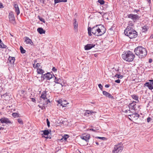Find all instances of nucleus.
<instances>
[{
  "label": "nucleus",
  "instance_id": "nucleus-1",
  "mask_svg": "<svg viewBox=\"0 0 153 153\" xmlns=\"http://www.w3.org/2000/svg\"><path fill=\"white\" fill-rule=\"evenodd\" d=\"M135 54L138 56L139 58H142L145 57L147 55L146 49L141 46H138L134 50Z\"/></svg>",
  "mask_w": 153,
  "mask_h": 153
},
{
  "label": "nucleus",
  "instance_id": "nucleus-2",
  "mask_svg": "<svg viewBox=\"0 0 153 153\" xmlns=\"http://www.w3.org/2000/svg\"><path fill=\"white\" fill-rule=\"evenodd\" d=\"M125 34L129 37L130 39L135 38L137 36V32L134 30H131V28L127 27L125 30Z\"/></svg>",
  "mask_w": 153,
  "mask_h": 153
},
{
  "label": "nucleus",
  "instance_id": "nucleus-3",
  "mask_svg": "<svg viewBox=\"0 0 153 153\" xmlns=\"http://www.w3.org/2000/svg\"><path fill=\"white\" fill-rule=\"evenodd\" d=\"M123 59L128 62L132 61L134 58V55L131 51H128L122 55Z\"/></svg>",
  "mask_w": 153,
  "mask_h": 153
},
{
  "label": "nucleus",
  "instance_id": "nucleus-4",
  "mask_svg": "<svg viewBox=\"0 0 153 153\" xmlns=\"http://www.w3.org/2000/svg\"><path fill=\"white\" fill-rule=\"evenodd\" d=\"M98 31L96 36H100L104 34L106 31V29L103 25H101L99 27Z\"/></svg>",
  "mask_w": 153,
  "mask_h": 153
},
{
  "label": "nucleus",
  "instance_id": "nucleus-5",
  "mask_svg": "<svg viewBox=\"0 0 153 153\" xmlns=\"http://www.w3.org/2000/svg\"><path fill=\"white\" fill-rule=\"evenodd\" d=\"M123 147L119 145H115L112 150L113 153L120 152L123 149Z\"/></svg>",
  "mask_w": 153,
  "mask_h": 153
},
{
  "label": "nucleus",
  "instance_id": "nucleus-6",
  "mask_svg": "<svg viewBox=\"0 0 153 153\" xmlns=\"http://www.w3.org/2000/svg\"><path fill=\"white\" fill-rule=\"evenodd\" d=\"M127 17L128 18L132 19L134 22H136L137 20H138L140 18V17L137 15L134 14H133L128 15Z\"/></svg>",
  "mask_w": 153,
  "mask_h": 153
},
{
  "label": "nucleus",
  "instance_id": "nucleus-7",
  "mask_svg": "<svg viewBox=\"0 0 153 153\" xmlns=\"http://www.w3.org/2000/svg\"><path fill=\"white\" fill-rule=\"evenodd\" d=\"M90 137V135L89 134H84L81 136V138L82 140H85L86 142H88Z\"/></svg>",
  "mask_w": 153,
  "mask_h": 153
},
{
  "label": "nucleus",
  "instance_id": "nucleus-8",
  "mask_svg": "<svg viewBox=\"0 0 153 153\" xmlns=\"http://www.w3.org/2000/svg\"><path fill=\"white\" fill-rule=\"evenodd\" d=\"M101 25H97L91 28V30H92V33L93 34L96 36V34L97 32L99 27Z\"/></svg>",
  "mask_w": 153,
  "mask_h": 153
},
{
  "label": "nucleus",
  "instance_id": "nucleus-9",
  "mask_svg": "<svg viewBox=\"0 0 153 153\" xmlns=\"http://www.w3.org/2000/svg\"><path fill=\"white\" fill-rule=\"evenodd\" d=\"M0 121L1 123H5L7 124L8 123H11L10 121L9 120V119L5 117H2L0 119Z\"/></svg>",
  "mask_w": 153,
  "mask_h": 153
},
{
  "label": "nucleus",
  "instance_id": "nucleus-10",
  "mask_svg": "<svg viewBox=\"0 0 153 153\" xmlns=\"http://www.w3.org/2000/svg\"><path fill=\"white\" fill-rule=\"evenodd\" d=\"M136 102L134 101H133L132 103H130L128 105V107L129 108V109L131 108L132 110H135L136 108L135 105H136Z\"/></svg>",
  "mask_w": 153,
  "mask_h": 153
},
{
  "label": "nucleus",
  "instance_id": "nucleus-11",
  "mask_svg": "<svg viewBox=\"0 0 153 153\" xmlns=\"http://www.w3.org/2000/svg\"><path fill=\"white\" fill-rule=\"evenodd\" d=\"M144 85L148 87L150 90L153 89V82H147Z\"/></svg>",
  "mask_w": 153,
  "mask_h": 153
},
{
  "label": "nucleus",
  "instance_id": "nucleus-12",
  "mask_svg": "<svg viewBox=\"0 0 153 153\" xmlns=\"http://www.w3.org/2000/svg\"><path fill=\"white\" fill-rule=\"evenodd\" d=\"M25 42H26L27 44H30L31 45H33V44L32 40L30 39L28 37H25Z\"/></svg>",
  "mask_w": 153,
  "mask_h": 153
},
{
  "label": "nucleus",
  "instance_id": "nucleus-13",
  "mask_svg": "<svg viewBox=\"0 0 153 153\" xmlns=\"http://www.w3.org/2000/svg\"><path fill=\"white\" fill-rule=\"evenodd\" d=\"M103 94L106 97H107L111 99H114L113 97L110 93L107 92L105 91H103L102 92Z\"/></svg>",
  "mask_w": 153,
  "mask_h": 153
},
{
  "label": "nucleus",
  "instance_id": "nucleus-14",
  "mask_svg": "<svg viewBox=\"0 0 153 153\" xmlns=\"http://www.w3.org/2000/svg\"><path fill=\"white\" fill-rule=\"evenodd\" d=\"M95 46L94 44H88L86 45L84 47L85 49L86 50H89Z\"/></svg>",
  "mask_w": 153,
  "mask_h": 153
},
{
  "label": "nucleus",
  "instance_id": "nucleus-15",
  "mask_svg": "<svg viewBox=\"0 0 153 153\" xmlns=\"http://www.w3.org/2000/svg\"><path fill=\"white\" fill-rule=\"evenodd\" d=\"M14 7L15 8V11L17 15L20 13V10L19 6L17 4H15L14 5Z\"/></svg>",
  "mask_w": 153,
  "mask_h": 153
},
{
  "label": "nucleus",
  "instance_id": "nucleus-16",
  "mask_svg": "<svg viewBox=\"0 0 153 153\" xmlns=\"http://www.w3.org/2000/svg\"><path fill=\"white\" fill-rule=\"evenodd\" d=\"M9 17L10 21H13L15 20L14 16L12 12H10L9 13Z\"/></svg>",
  "mask_w": 153,
  "mask_h": 153
},
{
  "label": "nucleus",
  "instance_id": "nucleus-17",
  "mask_svg": "<svg viewBox=\"0 0 153 153\" xmlns=\"http://www.w3.org/2000/svg\"><path fill=\"white\" fill-rule=\"evenodd\" d=\"M129 116L131 118L133 117L135 119H137L139 117L140 115L137 113H135L132 114L131 115H129Z\"/></svg>",
  "mask_w": 153,
  "mask_h": 153
},
{
  "label": "nucleus",
  "instance_id": "nucleus-18",
  "mask_svg": "<svg viewBox=\"0 0 153 153\" xmlns=\"http://www.w3.org/2000/svg\"><path fill=\"white\" fill-rule=\"evenodd\" d=\"M8 60L10 64H11L12 65H14L15 61V58L14 57L9 56L8 58Z\"/></svg>",
  "mask_w": 153,
  "mask_h": 153
},
{
  "label": "nucleus",
  "instance_id": "nucleus-19",
  "mask_svg": "<svg viewBox=\"0 0 153 153\" xmlns=\"http://www.w3.org/2000/svg\"><path fill=\"white\" fill-rule=\"evenodd\" d=\"M69 137L68 135L65 134L62 136V138L60 140L61 142H63V141H66Z\"/></svg>",
  "mask_w": 153,
  "mask_h": 153
},
{
  "label": "nucleus",
  "instance_id": "nucleus-20",
  "mask_svg": "<svg viewBox=\"0 0 153 153\" xmlns=\"http://www.w3.org/2000/svg\"><path fill=\"white\" fill-rule=\"evenodd\" d=\"M46 93L47 91H43L41 95V98L43 99L44 100L47 99V98L46 97Z\"/></svg>",
  "mask_w": 153,
  "mask_h": 153
},
{
  "label": "nucleus",
  "instance_id": "nucleus-21",
  "mask_svg": "<svg viewBox=\"0 0 153 153\" xmlns=\"http://www.w3.org/2000/svg\"><path fill=\"white\" fill-rule=\"evenodd\" d=\"M46 79L47 80H49L50 79L53 78L52 74L49 72L46 74Z\"/></svg>",
  "mask_w": 153,
  "mask_h": 153
},
{
  "label": "nucleus",
  "instance_id": "nucleus-22",
  "mask_svg": "<svg viewBox=\"0 0 153 153\" xmlns=\"http://www.w3.org/2000/svg\"><path fill=\"white\" fill-rule=\"evenodd\" d=\"M37 31L40 34H44L45 33V31L42 27H39L37 29Z\"/></svg>",
  "mask_w": 153,
  "mask_h": 153
},
{
  "label": "nucleus",
  "instance_id": "nucleus-23",
  "mask_svg": "<svg viewBox=\"0 0 153 153\" xmlns=\"http://www.w3.org/2000/svg\"><path fill=\"white\" fill-rule=\"evenodd\" d=\"M37 73L38 74H43L44 73V71L42 69V67L40 68H37Z\"/></svg>",
  "mask_w": 153,
  "mask_h": 153
},
{
  "label": "nucleus",
  "instance_id": "nucleus-24",
  "mask_svg": "<svg viewBox=\"0 0 153 153\" xmlns=\"http://www.w3.org/2000/svg\"><path fill=\"white\" fill-rule=\"evenodd\" d=\"M7 47V46L4 44L1 39H0V48H6Z\"/></svg>",
  "mask_w": 153,
  "mask_h": 153
},
{
  "label": "nucleus",
  "instance_id": "nucleus-25",
  "mask_svg": "<svg viewBox=\"0 0 153 153\" xmlns=\"http://www.w3.org/2000/svg\"><path fill=\"white\" fill-rule=\"evenodd\" d=\"M131 97L134 100H135L137 101L138 102H139V101L138 100L139 97L137 95H131Z\"/></svg>",
  "mask_w": 153,
  "mask_h": 153
},
{
  "label": "nucleus",
  "instance_id": "nucleus-26",
  "mask_svg": "<svg viewBox=\"0 0 153 153\" xmlns=\"http://www.w3.org/2000/svg\"><path fill=\"white\" fill-rule=\"evenodd\" d=\"M148 28L149 27L148 26L145 25L142 27V31L143 32H146Z\"/></svg>",
  "mask_w": 153,
  "mask_h": 153
},
{
  "label": "nucleus",
  "instance_id": "nucleus-27",
  "mask_svg": "<svg viewBox=\"0 0 153 153\" xmlns=\"http://www.w3.org/2000/svg\"><path fill=\"white\" fill-rule=\"evenodd\" d=\"M96 113V112L93 111H91L87 110L85 112V115H89V114H95Z\"/></svg>",
  "mask_w": 153,
  "mask_h": 153
},
{
  "label": "nucleus",
  "instance_id": "nucleus-28",
  "mask_svg": "<svg viewBox=\"0 0 153 153\" xmlns=\"http://www.w3.org/2000/svg\"><path fill=\"white\" fill-rule=\"evenodd\" d=\"M74 22L73 23L74 28V29H76L77 28L78 24L76 20V19L74 20Z\"/></svg>",
  "mask_w": 153,
  "mask_h": 153
},
{
  "label": "nucleus",
  "instance_id": "nucleus-29",
  "mask_svg": "<svg viewBox=\"0 0 153 153\" xmlns=\"http://www.w3.org/2000/svg\"><path fill=\"white\" fill-rule=\"evenodd\" d=\"M54 1L55 4H56L61 2H66L67 0H54Z\"/></svg>",
  "mask_w": 153,
  "mask_h": 153
},
{
  "label": "nucleus",
  "instance_id": "nucleus-30",
  "mask_svg": "<svg viewBox=\"0 0 153 153\" xmlns=\"http://www.w3.org/2000/svg\"><path fill=\"white\" fill-rule=\"evenodd\" d=\"M91 27H88V35L91 36L92 35L91 32L92 33V30H91Z\"/></svg>",
  "mask_w": 153,
  "mask_h": 153
},
{
  "label": "nucleus",
  "instance_id": "nucleus-31",
  "mask_svg": "<svg viewBox=\"0 0 153 153\" xmlns=\"http://www.w3.org/2000/svg\"><path fill=\"white\" fill-rule=\"evenodd\" d=\"M58 103L57 105H58L62 106V107H65L66 106V105L67 103L66 104H64L62 102H58Z\"/></svg>",
  "mask_w": 153,
  "mask_h": 153
},
{
  "label": "nucleus",
  "instance_id": "nucleus-32",
  "mask_svg": "<svg viewBox=\"0 0 153 153\" xmlns=\"http://www.w3.org/2000/svg\"><path fill=\"white\" fill-rule=\"evenodd\" d=\"M20 50L21 53H22L23 54L25 53L26 51L25 49H24L23 47L22 46H20Z\"/></svg>",
  "mask_w": 153,
  "mask_h": 153
},
{
  "label": "nucleus",
  "instance_id": "nucleus-33",
  "mask_svg": "<svg viewBox=\"0 0 153 153\" xmlns=\"http://www.w3.org/2000/svg\"><path fill=\"white\" fill-rule=\"evenodd\" d=\"M53 76L55 77V80L54 82L55 83H59L60 82V79L59 78L57 79L56 77H55L54 75H53Z\"/></svg>",
  "mask_w": 153,
  "mask_h": 153
},
{
  "label": "nucleus",
  "instance_id": "nucleus-34",
  "mask_svg": "<svg viewBox=\"0 0 153 153\" xmlns=\"http://www.w3.org/2000/svg\"><path fill=\"white\" fill-rule=\"evenodd\" d=\"M42 131L43 132V134L45 135H48L49 134V131L48 130Z\"/></svg>",
  "mask_w": 153,
  "mask_h": 153
},
{
  "label": "nucleus",
  "instance_id": "nucleus-35",
  "mask_svg": "<svg viewBox=\"0 0 153 153\" xmlns=\"http://www.w3.org/2000/svg\"><path fill=\"white\" fill-rule=\"evenodd\" d=\"M38 18L41 21L44 23L45 22V19L42 18L40 16H38Z\"/></svg>",
  "mask_w": 153,
  "mask_h": 153
},
{
  "label": "nucleus",
  "instance_id": "nucleus-36",
  "mask_svg": "<svg viewBox=\"0 0 153 153\" xmlns=\"http://www.w3.org/2000/svg\"><path fill=\"white\" fill-rule=\"evenodd\" d=\"M41 77L42 80V81H44L45 79H46V74H42Z\"/></svg>",
  "mask_w": 153,
  "mask_h": 153
},
{
  "label": "nucleus",
  "instance_id": "nucleus-37",
  "mask_svg": "<svg viewBox=\"0 0 153 153\" xmlns=\"http://www.w3.org/2000/svg\"><path fill=\"white\" fill-rule=\"evenodd\" d=\"M18 122L21 125H23V122L21 119H18L17 120Z\"/></svg>",
  "mask_w": 153,
  "mask_h": 153
},
{
  "label": "nucleus",
  "instance_id": "nucleus-38",
  "mask_svg": "<svg viewBox=\"0 0 153 153\" xmlns=\"http://www.w3.org/2000/svg\"><path fill=\"white\" fill-rule=\"evenodd\" d=\"M13 116L14 117H18L19 116V115L18 114L16 113H13L12 114Z\"/></svg>",
  "mask_w": 153,
  "mask_h": 153
},
{
  "label": "nucleus",
  "instance_id": "nucleus-39",
  "mask_svg": "<svg viewBox=\"0 0 153 153\" xmlns=\"http://www.w3.org/2000/svg\"><path fill=\"white\" fill-rule=\"evenodd\" d=\"M98 2L101 4H103L105 3V1L103 0H98Z\"/></svg>",
  "mask_w": 153,
  "mask_h": 153
},
{
  "label": "nucleus",
  "instance_id": "nucleus-40",
  "mask_svg": "<svg viewBox=\"0 0 153 153\" xmlns=\"http://www.w3.org/2000/svg\"><path fill=\"white\" fill-rule=\"evenodd\" d=\"M115 77H117V78H120L121 79L123 77V76L122 75H120V74H117L115 76Z\"/></svg>",
  "mask_w": 153,
  "mask_h": 153
},
{
  "label": "nucleus",
  "instance_id": "nucleus-41",
  "mask_svg": "<svg viewBox=\"0 0 153 153\" xmlns=\"http://www.w3.org/2000/svg\"><path fill=\"white\" fill-rule=\"evenodd\" d=\"M96 138H98V139H101V140H106V138L105 137H96Z\"/></svg>",
  "mask_w": 153,
  "mask_h": 153
},
{
  "label": "nucleus",
  "instance_id": "nucleus-42",
  "mask_svg": "<svg viewBox=\"0 0 153 153\" xmlns=\"http://www.w3.org/2000/svg\"><path fill=\"white\" fill-rule=\"evenodd\" d=\"M30 99H31V101L33 102H36V99L35 98H32V97H31V96L30 97Z\"/></svg>",
  "mask_w": 153,
  "mask_h": 153
},
{
  "label": "nucleus",
  "instance_id": "nucleus-43",
  "mask_svg": "<svg viewBox=\"0 0 153 153\" xmlns=\"http://www.w3.org/2000/svg\"><path fill=\"white\" fill-rule=\"evenodd\" d=\"M40 64L41 63H37L35 67L37 68H40Z\"/></svg>",
  "mask_w": 153,
  "mask_h": 153
},
{
  "label": "nucleus",
  "instance_id": "nucleus-44",
  "mask_svg": "<svg viewBox=\"0 0 153 153\" xmlns=\"http://www.w3.org/2000/svg\"><path fill=\"white\" fill-rule=\"evenodd\" d=\"M46 121H47V125L48 126V127H49L50 126V122H49L48 119V118L47 119Z\"/></svg>",
  "mask_w": 153,
  "mask_h": 153
},
{
  "label": "nucleus",
  "instance_id": "nucleus-45",
  "mask_svg": "<svg viewBox=\"0 0 153 153\" xmlns=\"http://www.w3.org/2000/svg\"><path fill=\"white\" fill-rule=\"evenodd\" d=\"M152 120V119L150 117H148L147 118V121L148 123H149Z\"/></svg>",
  "mask_w": 153,
  "mask_h": 153
},
{
  "label": "nucleus",
  "instance_id": "nucleus-46",
  "mask_svg": "<svg viewBox=\"0 0 153 153\" xmlns=\"http://www.w3.org/2000/svg\"><path fill=\"white\" fill-rule=\"evenodd\" d=\"M98 86L101 90H102V86L101 84H98Z\"/></svg>",
  "mask_w": 153,
  "mask_h": 153
},
{
  "label": "nucleus",
  "instance_id": "nucleus-47",
  "mask_svg": "<svg viewBox=\"0 0 153 153\" xmlns=\"http://www.w3.org/2000/svg\"><path fill=\"white\" fill-rule=\"evenodd\" d=\"M52 70L54 72H56V71L57 69L55 67H53L52 69Z\"/></svg>",
  "mask_w": 153,
  "mask_h": 153
},
{
  "label": "nucleus",
  "instance_id": "nucleus-48",
  "mask_svg": "<svg viewBox=\"0 0 153 153\" xmlns=\"http://www.w3.org/2000/svg\"><path fill=\"white\" fill-rule=\"evenodd\" d=\"M115 82L116 83H119L120 82V80L119 79H118L115 80Z\"/></svg>",
  "mask_w": 153,
  "mask_h": 153
},
{
  "label": "nucleus",
  "instance_id": "nucleus-49",
  "mask_svg": "<svg viewBox=\"0 0 153 153\" xmlns=\"http://www.w3.org/2000/svg\"><path fill=\"white\" fill-rule=\"evenodd\" d=\"M139 11H140V10H136V9H134L133 11V12H135L136 13H138Z\"/></svg>",
  "mask_w": 153,
  "mask_h": 153
},
{
  "label": "nucleus",
  "instance_id": "nucleus-50",
  "mask_svg": "<svg viewBox=\"0 0 153 153\" xmlns=\"http://www.w3.org/2000/svg\"><path fill=\"white\" fill-rule=\"evenodd\" d=\"M128 25H130V26H133V23L132 22H129V24H128Z\"/></svg>",
  "mask_w": 153,
  "mask_h": 153
},
{
  "label": "nucleus",
  "instance_id": "nucleus-51",
  "mask_svg": "<svg viewBox=\"0 0 153 153\" xmlns=\"http://www.w3.org/2000/svg\"><path fill=\"white\" fill-rule=\"evenodd\" d=\"M47 102V104H48V102H50V100L49 99H48L47 98V100H45Z\"/></svg>",
  "mask_w": 153,
  "mask_h": 153
},
{
  "label": "nucleus",
  "instance_id": "nucleus-52",
  "mask_svg": "<svg viewBox=\"0 0 153 153\" xmlns=\"http://www.w3.org/2000/svg\"><path fill=\"white\" fill-rule=\"evenodd\" d=\"M110 85L109 84H106L105 85V87L108 88L109 87Z\"/></svg>",
  "mask_w": 153,
  "mask_h": 153
},
{
  "label": "nucleus",
  "instance_id": "nucleus-53",
  "mask_svg": "<svg viewBox=\"0 0 153 153\" xmlns=\"http://www.w3.org/2000/svg\"><path fill=\"white\" fill-rule=\"evenodd\" d=\"M90 130H91V131H94V132H96V130L94 129H92V128L90 129Z\"/></svg>",
  "mask_w": 153,
  "mask_h": 153
},
{
  "label": "nucleus",
  "instance_id": "nucleus-54",
  "mask_svg": "<svg viewBox=\"0 0 153 153\" xmlns=\"http://www.w3.org/2000/svg\"><path fill=\"white\" fill-rule=\"evenodd\" d=\"M128 111H130V109L129 110H125V111L124 112L125 113H127L128 112Z\"/></svg>",
  "mask_w": 153,
  "mask_h": 153
},
{
  "label": "nucleus",
  "instance_id": "nucleus-55",
  "mask_svg": "<svg viewBox=\"0 0 153 153\" xmlns=\"http://www.w3.org/2000/svg\"><path fill=\"white\" fill-rule=\"evenodd\" d=\"M40 1L42 2V3H43V4H44L45 3V0H40Z\"/></svg>",
  "mask_w": 153,
  "mask_h": 153
},
{
  "label": "nucleus",
  "instance_id": "nucleus-56",
  "mask_svg": "<svg viewBox=\"0 0 153 153\" xmlns=\"http://www.w3.org/2000/svg\"><path fill=\"white\" fill-rule=\"evenodd\" d=\"M152 61V59H149V63H151Z\"/></svg>",
  "mask_w": 153,
  "mask_h": 153
},
{
  "label": "nucleus",
  "instance_id": "nucleus-57",
  "mask_svg": "<svg viewBox=\"0 0 153 153\" xmlns=\"http://www.w3.org/2000/svg\"><path fill=\"white\" fill-rule=\"evenodd\" d=\"M147 1L148 3L149 4L151 3V0H147Z\"/></svg>",
  "mask_w": 153,
  "mask_h": 153
},
{
  "label": "nucleus",
  "instance_id": "nucleus-58",
  "mask_svg": "<svg viewBox=\"0 0 153 153\" xmlns=\"http://www.w3.org/2000/svg\"><path fill=\"white\" fill-rule=\"evenodd\" d=\"M95 143H96V144L97 145H99V143H98V142H96Z\"/></svg>",
  "mask_w": 153,
  "mask_h": 153
},
{
  "label": "nucleus",
  "instance_id": "nucleus-59",
  "mask_svg": "<svg viewBox=\"0 0 153 153\" xmlns=\"http://www.w3.org/2000/svg\"><path fill=\"white\" fill-rule=\"evenodd\" d=\"M3 129H4V128L0 127V130H1V129L3 130Z\"/></svg>",
  "mask_w": 153,
  "mask_h": 153
},
{
  "label": "nucleus",
  "instance_id": "nucleus-60",
  "mask_svg": "<svg viewBox=\"0 0 153 153\" xmlns=\"http://www.w3.org/2000/svg\"><path fill=\"white\" fill-rule=\"evenodd\" d=\"M33 67H34V68H36V67H35V66H35V64H33Z\"/></svg>",
  "mask_w": 153,
  "mask_h": 153
},
{
  "label": "nucleus",
  "instance_id": "nucleus-61",
  "mask_svg": "<svg viewBox=\"0 0 153 153\" xmlns=\"http://www.w3.org/2000/svg\"><path fill=\"white\" fill-rule=\"evenodd\" d=\"M150 37H152V38H153V35H151L150 36Z\"/></svg>",
  "mask_w": 153,
  "mask_h": 153
},
{
  "label": "nucleus",
  "instance_id": "nucleus-62",
  "mask_svg": "<svg viewBox=\"0 0 153 153\" xmlns=\"http://www.w3.org/2000/svg\"><path fill=\"white\" fill-rule=\"evenodd\" d=\"M34 62H36V60H34Z\"/></svg>",
  "mask_w": 153,
  "mask_h": 153
},
{
  "label": "nucleus",
  "instance_id": "nucleus-63",
  "mask_svg": "<svg viewBox=\"0 0 153 153\" xmlns=\"http://www.w3.org/2000/svg\"><path fill=\"white\" fill-rule=\"evenodd\" d=\"M10 34L11 36H13V35H12L11 34Z\"/></svg>",
  "mask_w": 153,
  "mask_h": 153
},
{
  "label": "nucleus",
  "instance_id": "nucleus-64",
  "mask_svg": "<svg viewBox=\"0 0 153 153\" xmlns=\"http://www.w3.org/2000/svg\"><path fill=\"white\" fill-rule=\"evenodd\" d=\"M91 103H92V104H94V102H91Z\"/></svg>",
  "mask_w": 153,
  "mask_h": 153
}]
</instances>
